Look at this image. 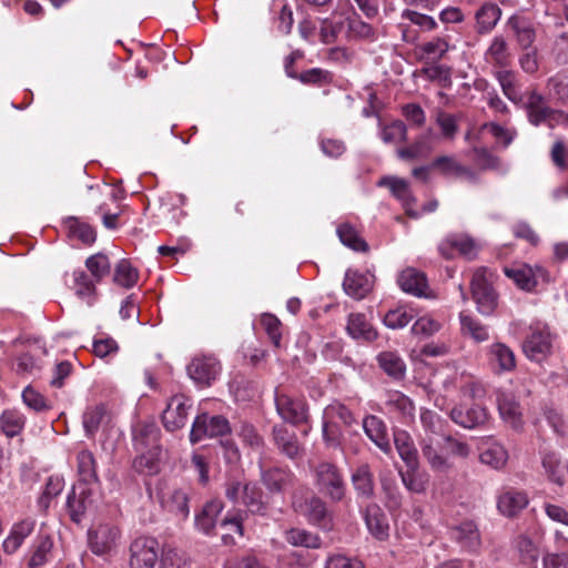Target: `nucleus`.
Segmentation results:
<instances>
[{
  "instance_id": "obj_51",
  "label": "nucleus",
  "mask_w": 568,
  "mask_h": 568,
  "mask_svg": "<svg viewBox=\"0 0 568 568\" xmlns=\"http://www.w3.org/2000/svg\"><path fill=\"white\" fill-rule=\"evenodd\" d=\"M459 318L463 334L469 335L476 342H485L489 338L488 328L477 318L464 312L460 313Z\"/></svg>"
},
{
  "instance_id": "obj_5",
  "label": "nucleus",
  "mask_w": 568,
  "mask_h": 568,
  "mask_svg": "<svg viewBox=\"0 0 568 568\" xmlns=\"http://www.w3.org/2000/svg\"><path fill=\"white\" fill-rule=\"evenodd\" d=\"M222 365L213 355L195 356L187 365L190 378L200 387L211 386L220 376Z\"/></svg>"
},
{
  "instance_id": "obj_30",
  "label": "nucleus",
  "mask_w": 568,
  "mask_h": 568,
  "mask_svg": "<svg viewBox=\"0 0 568 568\" xmlns=\"http://www.w3.org/2000/svg\"><path fill=\"white\" fill-rule=\"evenodd\" d=\"M363 428L367 437L383 452L390 450V443L385 423L375 415H368L363 419Z\"/></svg>"
},
{
  "instance_id": "obj_35",
  "label": "nucleus",
  "mask_w": 568,
  "mask_h": 568,
  "mask_svg": "<svg viewBox=\"0 0 568 568\" xmlns=\"http://www.w3.org/2000/svg\"><path fill=\"white\" fill-rule=\"evenodd\" d=\"M394 444L407 467L419 466L418 452L412 436L405 430L394 432Z\"/></svg>"
},
{
  "instance_id": "obj_29",
  "label": "nucleus",
  "mask_w": 568,
  "mask_h": 568,
  "mask_svg": "<svg viewBox=\"0 0 568 568\" xmlns=\"http://www.w3.org/2000/svg\"><path fill=\"white\" fill-rule=\"evenodd\" d=\"M507 27L513 32L518 44L523 49H529L536 39L534 23L520 16H511L507 21Z\"/></svg>"
},
{
  "instance_id": "obj_43",
  "label": "nucleus",
  "mask_w": 568,
  "mask_h": 568,
  "mask_svg": "<svg viewBox=\"0 0 568 568\" xmlns=\"http://www.w3.org/2000/svg\"><path fill=\"white\" fill-rule=\"evenodd\" d=\"M352 483L357 495L369 499L374 496V478L367 464L358 466L352 475Z\"/></svg>"
},
{
  "instance_id": "obj_3",
  "label": "nucleus",
  "mask_w": 568,
  "mask_h": 568,
  "mask_svg": "<svg viewBox=\"0 0 568 568\" xmlns=\"http://www.w3.org/2000/svg\"><path fill=\"white\" fill-rule=\"evenodd\" d=\"M276 413L286 423L298 426L308 420V405L303 396L292 395L282 388L274 394Z\"/></svg>"
},
{
  "instance_id": "obj_52",
  "label": "nucleus",
  "mask_w": 568,
  "mask_h": 568,
  "mask_svg": "<svg viewBox=\"0 0 568 568\" xmlns=\"http://www.w3.org/2000/svg\"><path fill=\"white\" fill-rule=\"evenodd\" d=\"M378 185L387 186L392 194L404 204H408L410 201H413V195L410 193L408 182L404 179L396 176H384L379 180Z\"/></svg>"
},
{
  "instance_id": "obj_34",
  "label": "nucleus",
  "mask_w": 568,
  "mask_h": 568,
  "mask_svg": "<svg viewBox=\"0 0 568 568\" xmlns=\"http://www.w3.org/2000/svg\"><path fill=\"white\" fill-rule=\"evenodd\" d=\"M526 111L529 122L536 126L545 123L551 114V108L547 104L545 97L536 91L528 94Z\"/></svg>"
},
{
  "instance_id": "obj_13",
  "label": "nucleus",
  "mask_w": 568,
  "mask_h": 568,
  "mask_svg": "<svg viewBox=\"0 0 568 568\" xmlns=\"http://www.w3.org/2000/svg\"><path fill=\"white\" fill-rule=\"evenodd\" d=\"M261 481L270 494H284L294 486L295 475L288 467L261 468Z\"/></svg>"
},
{
  "instance_id": "obj_36",
  "label": "nucleus",
  "mask_w": 568,
  "mask_h": 568,
  "mask_svg": "<svg viewBox=\"0 0 568 568\" xmlns=\"http://www.w3.org/2000/svg\"><path fill=\"white\" fill-rule=\"evenodd\" d=\"M385 406L390 413L398 414L404 420H410L415 416L413 400L399 390L387 392Z\"/></svg>"
},
{
  "instance_id": "obj_2",
  "label": "nucleus",
  "mask_w": 568,
  "mask_h": 568,
  "mask_svg": "<svg viewBox=\"0 0 568 568\" xmlns=\"http://www.w3.org/2000/svg\"><path fill=\"white\" fill-rule=\"evenodd\" d=\"M521 349L526 358L537 364L548 362L554 353V336L547 325L530 326L523 341Z\"/></svg>"
},
{
  "instance_id": "obj_14",
  "label": "nucleus",
  "mask_w": 568,
  "mask_h": 568,
  "mask_svg": "<svg viewBox=\"0 0 568 568\" xmlns=\"http://www.w3.org/2000/svg\"><path fill=\"white\" fill-rule=\"evenodd\" d=\"M133 447L138 453L160 450V429L153 422H139L132 428Z\"/></svg>"
},
{
  "instance_id": "obj_21",
  "label": "nucleus",
  "mask_w": 568,
  "mask_h": 568,
  "mask_svg": "<svg viewBox=\"0 0 568 568\" xmlns=\"http://www.w3.org/2000/svg\"><path fill=\"white\" fill-rule=\"evenodd\" d=\"M366 527L377 540H386L389 536V525L383 509L377 504H368L363 510Z\"/></svg>"
},
{
  "instance_id": "obj_24",
  "label": "nucleus",
  "mask_w": 568,
  "mask_h": 568,
  "mask_svg": "<svg viewBox=\"0 0 568 568\" xmlns=\"http://www.w3.org/2000/svg\"><path fill=\"white\" fill-rule=\"evenodd\" d=\"M450 536L462 548L468 551H476L481 544L478 527L471 520L452 527Z\"/></svg>"
},
{
  "instance_id": "obj_4",
  "label": "nucleus",
  "mask_w": 568,
  "mask_h": 568,
  "mask_svg": "<svg viewBox=\"0 0 568 568\" xmlns=\"http://www.w3.org/2000/svg\"><path fill=\"white\" fill-rule=\"evenodd\" d=\"M470 288L473 300L477 305V311L483 315H491L497 307L498 295L485 268H478L474 272Z\"/></svg>"
},
{
  "instance_id": "obj_10",
  "label": "nucleus",
  "mask_w": 568,
  "mask_h": 568,
  "mask_svg": "<svg viewBox=\"0 0 568 568\" xmlns=\"http://www.w3.org/2000/svg\"><path fill=\"white\" fill-rule=\"evenodd\" d=\"M119 528L111 524H99L88 531L90 550L95 555L109 554L120 539Z\"/></svg>"
},
{
  "instance_id": "obj_12",
  "label": "nucleus",
  "mask_w": 568,
  "mask_h": 568,
  "mask_svg": "<svg viewBox=\"0 0 568 568\" xmlns=\"http://www.w3.org/2000/svg\"><path fill=\"white\" fill-rule=\"evenodd\" d=\"M478 248L477 243L467 234H450L438 246L440 255L447 260L453 258L456 253L474 260Z\"/></svg>"
},
{
  "instance_id": "obj_15",
  "label": "nucleus",
  "mask_w": 568,
  "mask_h": 568,
  "mask_svg": "<svg viewBox=\"0 0 568 568\" xmlns=\"http://www.w3.org/2000/svg\"><path fill=\"white\" fill-rule=\"evenodd\" d=\"M419 446L423 457L434 471L447 473L453 468V463L447 454H444V445L435 443L432 436L423 437L419 440Z\"/></svg>"
},
{
  "instance_id": "obj_42",
  "label": "nucleus",
  "mask_w": 568,
  "mask_h": 568,
  "mask_svg": "<svg viewBox=\"0 0 568 568\" xmlns=\"http://www.w3.org/2000/svg\"><path fill=\"white\" fill-rule=\"evenodd\" d=\"M347 332L353 338H362L364 341H374L377 337V332L373 328L371 323L366 320L364 314L355 313L348 316Z\"/></svg>"
},
{
  "instance_id": "obj_6",
  "label": "nucleus",
  "mask_w": 568,
  "mask_h": 568,
  "mask_svg": "<svg viewBox=\"0 0 568 568\" xmlns=\"http://www.w3.org/2000/svg\"><path fill=\"white\" fill-rule=\"evenodd\" d=\"M231 432L229 420L221 415L201 414L195 417L191 433L190 440L197 443L205 437L224 436Z\"/></svg>"
},
{
  "instance_id": "obj_7",
  "label": "nucleus",
  "mask_w": 568,
  "mask_h": 568,
  "mask_svg": "<svg viewBox=\"0 0 568 568\" xmlns=\"http://www.w3.org/2000/svg\"><path fill=\"white\" fill-rule=\"evenodd\" d=\"M430 168L437 171L439 175L449 180H465L471 184L479 182V175L470 166L463 164L455 155H439L436 156Z\"/></svg>"
},
{
  "instance_id": "obj_40",
  "label": "nucleus",
  "mask_w": 568,
  "mask_h": 568,
  "mask_svg": "<svg viewBox=\"0 0 568 568\" xmlns=\"http://www.w3.org/2000/svg\"><path fill=\"white\" fill-rule=\"evenodd\" d=\"M223 504L219 499L207 501L200 514L195 517V525L197 529L209 535L215 527L216 517L221 514Z\"/></svg>"
},
{
  "instance_id": "obj_38",
  "label": "nucleus",
  "mask_w": 568,
  "mask_h": 568,
  "mask_svg": "<svg viewBox=\"0 0 568 568\" xmlns=\"http://www.w3.org/2000/svg\"><path fill=\"white\" fill-rule=\"evenodd\" d=\"M77 469L79 475V483L89 485L98 483V470L94 455L89 449H82L77 455Z\"/></svg>"
},
{
  "instance_id": "obj_16",
  "label": "nucleus",
  "mask_w": 568,
  "mask_h": 568,
  "mask_svg": "<svg viewBox=\"0 0 568 568\" xmlns=\"http://www.w3.org/2000/svg\"><path fill=\"white\" fill-rule=\"evenodd\" d=\"M92 491L83 484H77L72 487L67 498V509L73 523L80 524L85 513L92 506Z\"/></svg>"
},
{
  "instance_id": "obj_64",
  "label": "nucleus",
  "mask_w": 568,
  "mask_h": 568,
  "mask_svg": "<svg viewBox=\"0 0 568 568\" xmlns=\"http://www.w3.org/2000/svg\"><path fill=\"white\" fill-rule=\"evenodd\" d=\"M262 497L263 493L256 484H245L242 504H244L251 513L260 514L265 509Z\"/></svg>"
},
{
  "instance_id": "obj_27",
  "label": "nucleus",
  "mask_w": 568,
  "mask_h": 568,
  "mask_svg": "<svg viewBox=\"0 0 568 568\" xmlns=\"http://www.w3.org/2000/svg\"><path fill=\"white\" fill-rule=\"evenodd\" d=\"M397 283L405 293L414 296H424L428 287L425 274L413 267L403 270L397 277Z\"/></svg>"
},
{
  "instance_id": "obj_20",
  "label": "nucleus",
  "mask_w": 568,
  "mask_h": 568,
  "mask_svg": "<svg viewBox=\"0 0 568 568\" xmlns=\"http://www.w3.org/2000/svg\"><path fill=\"white\" fill-rule=\"evenodd\" d=\"M373 275L347 270L343 281L344 292L354 300H363L373 288Z\"/></svg>"
},
{
  "instance_id": "obj_61",
  "label": "nucleus",
  "mask_w": 568,
  "mask_h": 568,
  "mask_svg": "<svg viewBox=\"0 0 568 568\" xmlns=\"http://www.w3.org/2000/svg\"><path fill=\"white\" fill-rule=\"evenodd\" d=\"M414 316L413 310L406 306H398L394 310H389L384 315V324L392 329H399L408 325Z\"/></svg>"
},
{
  "instance_id": "obj_37",
  "label": "nucleus",
  "mask_w": 568,
  "mask_h": 568,
  "mask_svg": "<svg viewBox=\"0 0 568 568\" xmlns=\"http://www.w3.org/2000/svg\"><path fill=\"white\" fill-rule=\"evenodd\" d=\"M501 9L491 2H485L476 11V30L480 34L490 32L500 20Z\"/></svg>"
},
{
  "instance_id": "obj_47",
  "label": "nucleus",
  "mask_w": 568,
  "mask_h": 568,
  "mask_svg": "<svg viewBox=\"0 0 568 568\" xmlns=\"http://www.w3.org/2000/svg\"><path fill=\"white\" fill-rule=\"evenodd\" d=\"M541 464L548 479L558 486H562L565 483V467L561 465L559 455L555 452H545Z\"/></svg>"
},
{
  "instance_id": "obj_18",
  "label": "nucleus",
  "mask_w": 568,
  "mask_h": 568,
  "mask_svg": "<svg viewBox=\"0 0 568 568\" xmlns=\"http://www.w3.org/2000/svg\"><path fill=\"white\" fill-rule=\"evenodd\" d=\"M272 438L278 452L287 458L295 459L302 455L303 447L296 434L290 430L285 425H274L272 428Z\"/></svg>"
},
{
  "instance_id": "obj_49",
  "label": "nucleus",
  "mask_w": 568,
  "mask_h": 568,
  "mask_svg": "<svg viewBox=\"0 0 568 568\" xmlns=\"http://www.w3.org/2000/svg\"><path fill=\"white\" fill-rule=\"evenodd\" d=\"M74 292L78 297L84 300L88 305H93L95 286L89 275L83 270L73 272Z\"/></svg>"
},
{
  "instance_id": "obj_57",
  "label": "nucleus",
  "mask_w": 568,
  "mask_h": 568,
  "mask_svg": "<svg viewBox=\"0 0 568 568\" xmlns=\"http://www.w3.org/2000/svg\"><path fill=\"white\" fill-rule=\"evenodd\" d=\"M379 136L386 144L405 142L407 140V126L400 121L396 120L389 124H379Z\"/></svg>"
},
{
  "instance_id": "obj_60",
  "label": "nucleus",
  "mask_w": 568,
  "mask_h": 568,
  "mask_svg": "<svg viewBox=\"0 0 568 568\" xmlns=\"http://www.w3.org/2000/svg\"><path fill=\"white\" fill-rule=\"evenodd\" d=\"M347 30L349 37L354 39L368 41H374L376 39L375 29L369 23L363 21L357 14L347 19Z\"/></svg>"
},
{
  "instance_id": "obj_63",
  "label": "nucleus",
  "mask_w": 568,
  "mask_h": 568,
  "mask_svg": "<svg viewBox=\"0 0 568 568\" xmlns=\"http://www.w3.org/2000/svg\"><path fill=\"white\" fill-rule=\"evenodd\" d=\"M323 419L338 420L349 427L355 423L353 413L342 403L335 402L324 409Z\"/></svg>"
},
{
  "instance_id": "obj_31",
  "label": "nucleus",
  "mask_w": 568,
  "mask_h": 568,
  "mask_svg": "<svg viewBox=\"0 0 568 568\" xmlns=\"http://www.w3.org/2000/svg\"><path fill=\"white\" fill-rule=\"evenodd\" d=\"M528 505L526 493L516 489H507L498 497V510L507 517H514Z\"/></svg>"
},
{
  "instance_id": "obj_8",
  "label": "nucleus",
  "mask_w": 568,
  "mask_h": 568,
  "mask_svg": "<svg viewBox=\"0 0 568 568\" xmlns=\"http://www.w3.org/2000/svg\"><path fill=\"white\" fill-rule=\"evenodd\" d=\"M193 403L183 394L170 397L166 407L162 413V423L166 430L175 432L183 428L187 422L189 413Z\"/></svg>"
},
{
  "instance_id": "obj_17",
  "label": "nucleus",
  "mask_w": 568,
  "mask_h": 568,
  "mask_svg": "<svg viewBox=\"0 0 568 568\" xmlns=\"http://www.w3.org/2000/svg\"><path fill=\"white\" fill-rule=\"evenodd\" d=\"M497 406L501 419L514 430H521L524 417L521 406L511 393L501 392L497 396Z\"/></svg>"
},
{
  "instance_id": "obj_33",
  "label": "nucleus",
  "mask_w": 568,
  "mask_h": 568,
  "mask_svg": "<svg viewBox=\"0 0 568 568\" xmlns=\"http://www.w3.org/2000/svg\"><path fill=\"white\" fill-rule=\"evenodd\" d=\"M479 459L494 469H501L508 460V453L501 444L486 439L481 443Z\"/></svg>"
},
{
  "instance_id": "obj_19",
  "label": "nucleus",
  "mask_w": 568,
  "mask_h": 568,
  "mask_svg": "<svg viewBox=\"0 0 568 568\" xmlns=\"http://www.w3.org/2000/svg\"><path fill=\"white\" fill-rule=\"evenodd\" d=\"M488 416L486 407L478 404L470 407L456 406L449 413V417L455 424L468 429L484 425L488 420Z\"/></svg>"
},
{
  "instance_id": "obj_46",
  "label": "nucleus",
  "mask_w": 568,
  "mask_h": 568,
  "mask_svg": "<svg viewBox=\"0 0 568 568\" xmlns=\"http://www.w3.org/2000/svg\"><path fill=\"white\" fill-rule=\"evenodd\" d=\"M24 416L16 409L3 410L0 415V428L9 438L18 436L24 428Z\"/></svg>"
},
{
  "instance_id": "obj_56",
  "label": "nucleus",
  "mask_w": 568,
  "mask_h": 568,
  "mask_svg": "<svg viewBox=\"0 0 568 568\" xmlns=\"http://www.w3.org/2000/svg\"><path fill=\"white\" fill-rule=\"evenodd\" d=\"M138 271L131 265L128 260H121L114 268L113 281L115 284L131 288L138 282Z\"/></svg>"
},
{
  "instance_id": "obj_1",
  "label": "nucleus",
  "mask_w": 568,
  "mask_h": 568,
  "mask_svg": "<svg viewBox=\"0 0 568 568\" xmlns=\"http://www.w3.org/2000/svg\"><path fill=\"white\" fill-rule=\"evenodd\" d=\"M314 486L320 495L331 503H341L346 497L347 484L343 470L334 463L320 462L312 468Z\"/></svg>"
},
{
  "instance_id": "obj_28",
  "label": "nucleus",
  "mask_w": 568,
  "mask_h": 568,
  "mask_svg": "<svg viewBox=\"0 0 568 568\" xmlns=\"http://www.w3.org/2000/svg\"><path fill=\"white\" fill-rule=\"evenodd\" d=\"M378 367L393 381H403L406 376V364L397 352L385 351L376 356Z\"/></svg>"
},
{
  "instance_id": "obj_22",
  "label": "nucleus",
  "mask_w": 568,
  "mask_h": 568,
  "mask_svg": "<svg viewBox=\"0 0 568 568\" xmlns=\"http://www.w3.org/2000/svg\"><path fill=\"white\" fill-rule=\"evenodd\" d=\"M160 503L164 509L185 519L190 514L189 496L180 488H166L160 493Z\"/></svg>"
},
{
  "instance_id": "obj_59",
  "label": "nucleus",
  "mask_w": 568,
  "mask_h": 568,
  "mask_svg": "<svg viewBox=\"0 0 568 568\" xmlns=\"http://www.w3.org/2000/svg\"><path fill=\"white\" fill-rule=\"evenodd\" d=\"M505 274L525 291H531L537 284L532 268L528 265L506 268Z\"/></svg>"
},
{
  "instance_id": "obj_11",
  "label": "nucleus",
  "mask_w": 568,
  "mask_h": 568,
  "mask_svg": "<svg viewBox=\"0 0 568 568\" xmlns=\"http://www.w3.org/2000/svg\"><path fill=\"white\" fill-rule=\"evenodd\" d=\"M400 17L402 22L398 23V29L402 32L403 41L407 43H414L418 38L416 30L412 29L410 24L417 26L422 31H433L437 28V22L433 17L415 10L405 9Z\"/></svg>"
},
{
  "instance_id": "obj_50",
  "label": "nucleus",
  "mask_w": 568,
  "mask_h": 568,
  "mask_svg": "<svg viewBox=\"0 0 568 568\" xmlns=\"http://www.w3.org/2000/svg\"><path fill=\"white\" fill-rule=\"evenodd\" d=\"M285 539L288 544L297 547L317 549L322 545V540L318 535L300 528H292L287 530L285 532Z\"/></svg>"
},
{
  "instance_id": "obj_48",
  "label": "nucleus",
  "mask_w": 568,
  "mask_h": 568,
  "mask_svg": "<svg viewBox=\"0 0 568 568\" xmlns=\"http://www.w3.org/2000/svg\"><path fill=\"white\" fill-rule=\"evenodd\" d=\"M65 226L68 227L69 235L73 239L80 240L83 244L91 245L95 242L97 233L94 229L81 222L78 217H68L65 220Z\"/></svg>"
},
{
  "instance_id": "obj_53",
  "label": "nucleus",
  "mask_w": 568,
  "mask_h": 568,
  "mask_svg": "<svg viewBox=\"0 0 568 568\" xmlns=\"http://www.w3.org/2000/svg\"><path fill=\"white\" fill-rule=\"evenodd\" d=\"M488 63L504 68L508 64L507 42L503 37H495L485 53Z\"/></svg>"
},
{
  "instance_id": "obj_26",
  "label": "nucleus",
  "mask_w": 568,
  "mask_h": 568,
  "mask_svg": "<svg viewBox=\"0 0 568 568\" xmlns=\"http://www.w3.org/2000/svg\"><path fill=\"white\" fill-rule=\"evenodd\" d=\"M53 539L45 534H39L30 547V556L27 562L28 568H41L51 558Z\"/></svg>"
},
{
  "instance_id": "obj_44",
  "label": "nucleus",
  "mask_w": 568,
  "mask_h": 568,
  "mask_svg": "<svg viewBox=\"0 0 568 568\" xmlns=\"http://www.w3.org/2000/svg\"><path fill=\"white\" fill-rule=\"evenodd\" d=\"M430 134L432 132L429 131L427 134L418 136L412 145L398 149L397 156L406 161L427 158L433 151V145L429 141Z\"/></svg>"
},
{
  "instance_id": "obj_25",
  "label": "nucleus",
  "mask_w": 568,
  "mask_h": 568,
  "mask_svg": "<svg viewBox=\"0 0 568 568\" xmlns=\"http://www.w3.org/2000/svg\"><path fill=\"white\" fill-rule=\"evenodd\" d=\"M36 521L31 518L20 520L16 523L2 542L3 551L8 555L14 554L24 540L33 532Z\"/></svg>"
},
{
  "instance_id": "obj_39",
  "label": "nucleus",
  "mask_w": 568,
  "mask_h": 568,
  "mask_svg": "<svg viewBox=\"0 0 568 568\" xmlns=\"http://www.w3.org/2000/svg\"><path fill=\"white\" fill-rule=\"evenodd\" d=\"M489 362L500 372H511L516 367V357L509 346L504 343H494L488 351Z\"/></svg>"
},
{
  "instance_id": "obj_55",
  "label": "nucleus",
  "mask_w": 568,
  "mask_h": 568,
  "mask_svg": "<svg viewBox=\"0 0 568 568\" xmlns=\"http://www.w3.org/2000/svg\"><path fill=\"white\" fill-rule=\"evenodd\" d=\"M434 114L442 136L446 140H454L459 129L457 115L447 113L442 109H436Z\"/></svg>"
},
{
  "instance_id": "obj_41",
  "label": "nucleus",
  "mask_w": 568,
  "mask_h": 568,
  "mask_svg": "<svg viewBox=\"0 0 568 568\" xmlns=\"http://www.w3.org/2000/svg\"><path fill=\"white\" fill-rule=\"evenodd\" d=\"M520 561L528 568H537L539 550L534 540L527 535H519L514 539Z\"/></svg>"
},
{
  "instance_id": "obj_23",
  "label": "nucleus",
  "mask_w": 568,
  "mask_h": 568,
  "mask_svg": "<svg viewBox=\"0 0 568 568\" xmlns=\"http://www.w3.org/2000/svg\"><path fill=\"white\" fill-rule=\"evenodd\" d=\"M453 48L449 36L434 37L416 48V55L419 61L437 62Z\"/></svg>"
},
{
  "instance_id": "obj_32",
  "label": "nucleus",
  "mask_w": 568,
  "mask_h": 568,
  "mask_svg": "<svg viewBox=\"0 0 568 568\" xmlns=\"http://www.w3.org/2000/svg\"><path fill=\"white\" fill-rule=\"evenodd\" d=\"M110 415L104 404H98L87 407L82 415V425L85 436L93 438L99 432L100 427L106 424Z\"/></svg>"
},
{
  "instance_id": "obj_54",
  "label": "nucleus",
  "mask_w": 568,
  "mask_h": 568,
  "mask_svg": "<svg viewBox=\"0 0 568 568\" xmlns=\"http://www.w3.org/2000/svg\"><path fill=\"white\" fill-rule=\"evenodd\" d=\"M337 235L341 242L357 252H366L367 243L359 236L358 232L348 223H343L337 227Z\"/></svg>"
},
{
  "instance_id": "obj_9",
  "label": "nucleus",
  "mask_w": 568,
  "mask_h": 568,
  "mask_svg": "<svg viewBox=\"0 0 568 568\" xmlns=\"http://www.w3.org/2000/svg\"><path fill=\"white\" fill-rule=\"evenodd\" d=\"M159 560V542L152 537H138L130 545V568H153Z\"/></svg>"
},
{
  "instance_id": "obj_58",
  "label": "nucleus",
  "mask_w": 568,
  "mask_h": 568,
  "mask_svg": "<svg viewBox=\"0 0 568 568\" xmlns=\"http://www.w3.org/2000/svg\"><path fill=\"white\" fill-rule=\"evenodd\" d=\"M302 513L310 523L321 524L327 515L326 503L318 496H312L305 500Z\"/></svg>"
},
{
  "instance_id": "obj_62",
  "label": "nucleus",
  "mask_w": 568,
  "mask_h": 568,
  "mask_svg": "<svg viewBox=\"0 0 568 568\" xmlns=\"http://www.w3.org/2000/svg\"><path fill=\"white\" fill-rule=\"evenodd\" d=\"M85 266L97 282L110 274L111 263L109 257L103 253H97L89 256Z\"/></svg>"
},
{
  "instance_id": "obj_45",
  "label": "nucleus",
  "mask_w": 568,
  "mask_h": 568,
  "mask_svg": "<svg viewBox=\"0 0 568 568\" xmlns=\"http://www.w3.org/2000/svg\"><path fill=\"white\" fill-rule=\"evenodd\" d=\"M404 486L414 494H423L428 487L429 476L420 471L418 466L407 467L406 471L399 473Z\"/></svg>"
}]
</instances>
